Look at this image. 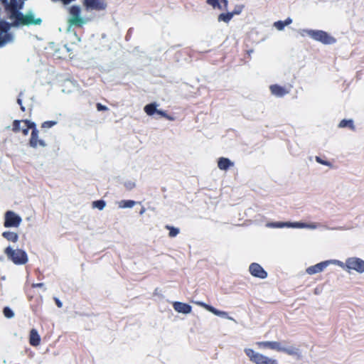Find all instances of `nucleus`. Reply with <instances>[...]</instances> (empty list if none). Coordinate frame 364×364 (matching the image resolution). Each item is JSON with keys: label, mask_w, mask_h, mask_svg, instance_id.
Here are the masks:
<instances>
[{"label": "nucleus", "mask_w": 364, "mask_h": 364, "mask_svg": "<svg viewBox=\"0 0 364 364\" xmlns=\"http://www.w3.org/2000/svg\"><path fill=\"white\" fill-rule=\"evenodd\" d=\"M260 348H269L279 352H283L289 355L300 356V350L294 346L287 345L285 342L262 341L257 343Z\"/></svg>", "instance_id": "f257e3e1"}, {"label": "nucleus", "mask_w": 364, "mask_h": 364, "mask_svg": "<svg viewBox=\"0 0 364 364\" xmlns=\"http://www.w3.org/2000/svg\"><path fill=\"white\" fill-rule=\"evenodd\" d=\"M300 33L302 36L307 35L314 41L321 42L324 45H332L336 42L334 37L321 30L304 29L300 31Z\"/></svg>", "instance_id": "f03ea898"}, {"label": "nucleus", "mask_w": 364, "mask_h": 364, "mask_svg": "<svg viewBox=\"0 0 364 364\" xmlns=\"http://www.w3.org/2000/svg\"><path fill=\"white\" fill-rule=\"evenodd\" d=\"M32 24H0V48L6 44L12 43L14 36L10 32L11 28H19L21 26H30Z\"/></svg>", "instance_id": "7ed1b4c3"}, {"label": "nucleus", "mask_w": 364, "mask_h": 364, "mask_svg": "<svg viewBox=\"0 0 364 364\" xmlns=\"http://www.w3.org/2000/svg\"><path fill=\"white\" fill-rule=\"evenodd\" d=\"M4 253L15 264H24L28 262L27 253L23 250H13L9 246L5 249Z\"/></svg>", "instance_id": "20e7f679"}, {"label": "nucleus", "mask_w": 364, "mask_h": 364, "mask_svg": "<svg viewBox=\"0 0 364 364\" xmlns=\"http://www.w3.org/2000/svg\"><path fill=\"white\" fill-rule=\"evenodd\" d=\"M245 353L250 360L255 364H277V360L256 352L252 348H245Z\"/></svg>", "instance_id": "39448f33"}, {"label": "nucleus", "mask_w": 364, "mask_h": 364, "mask_svg": "<svg viewBox=\"0 0 364 364\" xmlns=\"http://www.w3.org/2000/svg\"><path fill=\"white\" fill-rule=\"evenodd\" d=\"M345 266L348 271L354 270L360 274L364 272V260L358 257H349L346 259Z\"/></svg>", "instance_id": "423d86ee"}, {"label": "nucleus", "mask_w": 364, "mask_h": 364, "mask_svg": "<svg viewBox=\"0 0 364 364\" xmlns=\"http://www.w3.org/2000/svg\"><path fill=\"white\" fill-rule=\"evenodd\" d=\"M22 222L20 215L12 210H8L5 213L4 225L6 228H17Z\"/></svg>", "instance_id": "0eeeda50"}, {"label": "nucleus", "mask_w": 364, "mask_h": 364, "mask_svg": "<svg viewBox=\"0 0 364 364\" xmlns=\"http://www.w3.org/2000/svg\"><path fill=\"white\" fill-rule=\"evenodd\" d=\"M10 23H41L42 20L35 17V14L32 10H28L21 16H17L11 20Z\"/></svg>", "instance_id": "6e6552de"}, {"label": "nucleus", "mask_w": 364, "mask_h": 364, "mask_svg": "<svg viewBox=\"0 0 364 364\" xmlns=\"http://www.w3.org/2000/svg\"><path fill=\"white\" fill-rule=\"evenodd\" d=\"M83 4L87 9L97 11L104 10L107 7L105 0H84Z\"/></svg>", "instance_id": "1a4fd4ad"}, {"label": "nucleus", "mask_w": 364, "mask_h": 364, "mask_svg": "<svg viewBox=\"0 0 364 364\" xmlns=\"http://www.w3.org/2000/svg\"><path fill=\"white\" fill-rule=\"evenodd\" d=\"M249 270L250 274L255 277L265 279L267 277V272L257 263H252Z\"/></svg>", "instance_id": "9d476101"}, {"label": "nucleus", "mask_w": 364, "mask_h": 364, "mask_svg": "<svg viewBox=\"0 0 364 364\" xmlns=\"http://www.w3.org/2000/svg\"><path fill=\"white\" fill-rule=\"evenodd\" d=\"M84 24H68L66 30L68 38L70 41L75 43L76 42H80V38L77 36L76 31L73 28V27H77L81 28Z\"/></svg>", "instance_id": "9b49d317"}, {"label": "nucleus", "mask_w": 364, "mask_h": 364, "mask_svg": "<svg viewBox=\"0 0 364 364\" xmlns=\"http://www.w3.org/2000/svg\"><path fill=\"white\" fill-rule=\"evenodd\" d=\"M38 134H39V131H32L31 132V138H30V140H29V145L32 148H37L38 146V144L42 147H46L47 146V144L46 143V141L43 139H38Z\"/></svg>", "instance_id": "f8f14e48"}, {"label": "nucleus", "mask_w": 364, "mask_h": 364, "mask_svg": "<svg viewBox=\"0 0 364 364\" xmlns=\"http://www.w3.org/2000/svg\"><path fill=\"white\" fill-rule=\"evenodd\" d=\"M331 263V261H324L319 262L315 265L309 267L306 272L307 274L312 275L316 273L321 272L324 270L325 268H326L328 264Z\"/></svg>", "instance_id": "ddd939ff"}, {"label": "nucleus", "mask_w": 364, "mask_h": 364, "mask_svg": "<svg viewBox=\"0 0 364 364\" xmlns=\"http://www.w3.org/2000/svg\"><path fill=\"white\" fill-rule=\"evenodd\" d=\"M71 18L68 23H83V20L80 18V9L77 6H73L70 9Z\"/></svg>", "instance_id": "4468645a"}, {"label": "nucleus", "mask_w": 364, "mask_h": 364, "mask_svg": "<svg viewBox=\"0 0 364 364\" xmlns=\"http://www.w3.org/2000/svg\"><path fill=\"white\" fill-rule=\"evenodd\" d=\"M243 6H240L235 9L232 12H228L226 14H221L218 16V21L228 22L231 20L234 15L240 14L242 10Z\"/></svg>", "instance_id": "2eb2a0df"}, {"label": "nucleus", "mask_w": 364, "mask_h": 364, "mask_svg": "<svg viewBox=\"0 0 364 364\" xmlns=\"http://www.w3.org/2000/svg\"><path fill=\"white\" fill-rule=\"evenodd\" d=\"M173 306L176 311L184 314H190L192 310L191 305L180 301H175L173 304Z\"/></svg>", "instance_id": "dca6fc26"}, {"label": "nucleus", "mask_w": 364, "mask_h": 364, "mask_svg": "<svg viewBox=\"0 0 364 364\" xmlns=\"http://www.w3.org/2000/svg\"><path fill=\"white\" fill-rule=\"evenodd\" d=\"M234 163L228 158L220 157L218 161V166L220 170L227 171L230 167L233 166Z\"/></svg>", "instance_id": "f3484780"}, {"label": "nucleus", "mask_w": 364, "mask_h": 364, "mask_svg": "<svg viewBox=\"0 0 364 364\" xmlns=\"http://www.w3.org/2000/svg\"><path fill=\"white\" fill-rule=\"evenodd\" d=\"M29 343L33 346H38L41 343V337L35 328H32L30 331Z\"/></svg>", "instance_id": "a211bd4d"}, {"label": "nucleus", "mask_w": 364, "mask_h": 364, "mask_svg": "<svg viewBox=\"0 0 364 364\" xmlns=\"http://www.w3.org/2000/svg\"><path fill=\"white\" fill-rule=\"evenodd\" d=\"M269 88L272 94L277 97H281L284 96L287 93V92L283 87L278 85H272L270 86Z\"/></svg>", "instance_id": "6ab92c4d"}, {"label": "nucleus", "mask_w": 364, "mask_h": 364, "mask_svg": "<svg viewBox=\"0 0 364 364\" xmlns=\"http://www.w3.org/2000/svg\"><path fill=\"white\" fill-rule=\"evenodd\" d=\"M207 3L213 8H218L220 9H226L228 7L227 0H207Z\"/></svg>", "instance_id": "aec40b11"}, {"label": "nucleus", "mask_w": 364, "mask_h": 364, "mask_svg": "<svg viewBox=\"0 0 364 364\" xmlns=\"http://www.w3.org/2000/svg\"><path fill=\"white\" fill-rule=\"evenodd\" d=\"M157 107L158 105L156 102L149 103L145 105L144 110L149 116H152L154 114L157 113Z\"/></svg>", "instance_id": "412c9836"}, {"label": "nucleus", "mask_w": 364, "mask_h": 364, "mask_svg": "<svg viewBox=\"0 0 364 364\" xmlns=\"http://www.w3.org/2000/svg\"><path fill=\"white\" fill-rule=\"evenodd\" d=\"M210 312L213 314H215V316H220V317H222V318H227L228 320H230V321H233L235 322V320L230 316L228 314V312L226 311H220L217 309H215V307H210Z\"/></svg>", "instance_id": "4be33fe9"}, {"label": "nucleus", "mask_w": 364, "mask_h": 364, "mask_svg": "<svg viewBox=\"0 0 364 364\" xmlns=\"http://www.w3.org/2000/svg\"><path fill=\"white\" fill-rule=\"evenodd\" d=\"M2 236L9 241L16 242L18 240V235L16 232L5 231L2 233Z\"/></svg>", "instance_id": "5701e85b"}, {"label": "nucleus", "mask_w": 364, "mask_h": 364, "mask_svg": "<svg viewBox=\"0 0 364 364\" xmlns=\"http://www.w3.org/2000/svg\"><path fill=\"white\" fill-rule=\"evenodd\" d=\"M338 127L340 128H346L348 127L350 129L354 131L355 129V127L354 125V122L353 119H343L338 124Z\"/></svg>", "instance_id": "b1692460"}, {"label": "nucleus", "mask_w": 364, "mask_h": 364, "mask_svg": "<svg viewBox=\"0 0 364 364\" xmlns=\"http://www.w3.org/2000/svg\"><path fill=\"white\" fill-rule=\"evenodd\" d=\"M291 225V222H274L268 223L267 226L271 228H282L284 227L290 228Z\"/></svg>", "instance_id": "393cba45"}, {"label": "nucleus", "mask_w": 364, "mask_h": 364, "mask_svg": "<svg viewBox=\"0 0 364 364\" xmlns=\"http://www.w3.org/2000/svg\"><path fill=\"white\" fill-rule=\"evenodd\" d=\"M136 204L134 200H122L119 202V208H131Z\"/></svg>", "instance_id": "a878e982"}, {"label": "nucleus", "mask_w": 364, "mask_h": 364, "mask_svg": "<svg viewBox=\"0 0 364 364\" xmlns=\"http://www.w3.org/2000/svg\"><path fill=\"white\" fill-rule=\"evenodd\" d=\"M166 229L168 230H169V232H168V236L170 237H176L180 232L179 229L178 228H175L173 226H171V225H166Z\"/></svg>", "instance_id": "bb28decb"}, {"label": "nucleus", "mask_w": 364, "mask_h": 364, "mask_svg": "<svg viewBox=\"0 0 364 364\" xmlns=\"http://www.w3.org/2000/svg\"><path fill=\"white\" fill-rule=\"evenodd\" d=\"M106 202L104 200H97L92 202V208L102 210L105 208Z\"/></svg>", "instance_id": "cd10ccee"}, {"label": "nucleus", "mask_w": 364, "mask_h": 364, "mask_svg": "<svg viewBox=\"0 0 364 364\" xmlns=\"http://www.w3.org/2000/svg\"><path fill=\"white\" fill-rule=\"evenodd\" d=\"M3 313H4V316L8 318H11L14 316V311L9 306H6L4 308Z\"/></svg>", "instance_id": "c85d7f7f"}, {"label": "nucleus", "mask_w": 364, "mask_h": 364, "mask_svg": "<svg viewBox=\"0 0 364 364\" xmlns=\"http://www.w3.org/2000/svg\"><path fill=\"white\" fill-rule=\"evenodd\" d=\"M23 122L28 127L29 129H31L32 131H38V129L36 128V124L34 122H31L28 119L23 120Z\"/></svg>", "instance_id": "c756f323"}, {"label": "nucleus", "mask_w": 364, "mask_h": 364, "mask_svg": "<svg viewBox=\"0 0 364 364\" xmlns=\"http://www.w3.org/2000/svg\"><path fill=\"white\" fill-rule=\"evenodd\" d=\"M316 161L320 164L325 165L329 167H332V164L328 161L322 159L320 156L315 157Z\"/></svg>", "instance_id": "7c9ffc66"}, {"label": "nucleus", "mask_w": 364, "mask_h": 364, "mask_svg": "<svg viewBox=\"0 0 364 364\" xmlns=\"http://www.w3.org/2000/svg\"><path fill=\"white\" fill-rule=\"evenodd\" d=\"M156 114L161 115V117H163L168 120H171V121L174 120V118L173 117L167 114L166 112L164 110L158 109Z\"/></svg>", "instance_id": "2f4dec72"}, {"label": "nucleus", "mask_w": 364, "mask_h": 364, "mask_svg": "<svg viewBox=\"0 0 364 364\" xmlns=\"http://www.w3.org/2000/svg\"><path fill=\"white\" fill-rule=\"evenodd\" d=\"M21 121L20 120H18V119H16L13 122V131L14 132H18L20 131L21 129Z\"/></svg>", "instance_id": "473e14b6"}, {"label": "nucleus", "mask_w": 364, "mask_h": 364, "mask_svg": "<svg viewBox=\"0 0 364 364\" xmlns=\"http://www.w3.org/2000/svg\"><path fill=\"white\" fill-rule=\"evenodd\" d=\"M56 124H57L56 121H46L42 124L41 127L42 128H51Z\"/></svg>", "instance_id": "72a5a7b5"}, {"label": "nucleus", "mask_w": 364, "mask_h": 364, "mask_svg": "<svg viewBox=\"0 0 364 364\" xmlns=\"http://www.w3.org/2000/svg\"><path fill=\"white\" fill-rule=\"evenodd\" d=\"M307 226H308L307 223L296 222V223H291L290 228H307Z\"/></svg>", "instance_id": "f704fd0d"}, {"label": "nucleus", "mask_w": 364, "mask_h": 364, "mask_svg": "<svg viewBox=\"0 0 364 364\" xmlns=\"http://www.w3.org/2000/svg\"><path fill=\"white\" fill-rule=\"evenodd\" d=\"M124 186L127 190H132L135 187L136 184L132 181H127L124 182Z\"/></svg>", "instance_id": "c9c22d12"}, {"label": "nucleus", "mask_w": 364, "mask_h": 364, "mask_svg": "<svg viewBox=\"0 0 364 364\" xmlns=\"http://www.w3.org/2000/svg\"><path fill=\"white\" fill-rule=\"evenodd\" d=\"M196 304H197L198 305L205 308L207 311H210V307H213L212 306L209 305V304H207L204 302H202V301H197L196 302Z\"/></svg>", "instance_id": "e433bc0d"}, {"label": "nucleus", "mask_w": 364, "mask_h": 364, "mask_svg": "<svg viewBox=\"0 0 364 364\" xmlns=\"http://www.w3.org/2000/svg\"><path fill=\"white\" fill-rule=\"evenodd\" d=\"M97 111H106L108 110V107L105 105H102L101 103H97Z\"/></svg>", "instance_id": "4c0bfd02"}, {"label": "nucleus", "mask_w": 364, "mask_h": 364, "mask_svg": "<svg viewBox=\"0 0 364 364\" xmlns=\"http://www.w3.org/2000/svg\"><path fill=\"white\" fill-rule=\"evenodd\" d=\"M23 95L22 92H20L18 98L17 99V103L21 106V109L22 111H25V107L22 105V100L21 99V96Z\"/></svg>", "instance_id": "58836bf2"}, {"label": "nucleus", "mask_w": 364, "mask_h": 364, "mask_svg": "<svg viewBox=\"0 0 364 364\" xmlns=\"http://www.w3.org/2000/svg\"><path fill=\"white\" fill-rule=\"evenodd\" d=\"M51 1L53 2L61 1L64 5H68L71 2L75 1V0H51Z\"/></svg>", "instance_id": "ea45409f"}, {"label": "nucleus", "mask_w": 364, "mask_h": 364, "mask_svg": "<svg viewBox=\"0 0 364 364\" xmlns=\"http://www.w3.org/2000/svg\"><path fill=\"white\" fill-rule=\"evenodd\" d=\"M278 31H283L288 24H273Z\"/></svg>", "instance_id": "a19ab883"}, {"label": "nucleus", "mask_w": 364, "mask_h": 364, "mask_svg": "<svg viewBox=\"0 0 364 364\" xmlns=\"http://www.w3.org/2000/svg\"><path fill=\"white\" fill-rule=\"evenodd\" d=\"M54 301H55V303L56 306L58 308H61L63 306V303H62V301L58 298L55 297L54 298Z\"/></svg>", "instance_id": "79ce46f5"}, {"label": "nucleus", "mask_w": 364, "mask_h": 364, "mask_svg": "<svg viewBox=\"0 0 364 364\" xmlns=\"http://www.w3.org/2000/svg\"><path fill=\"white\" fill-rule=\"evenodd\" d=\"M21 131H22V133L23 134V135L26 136V135H28V134L29 128H28V127H27V126L26 125V127H23V128L21 129Z\"/></svg>", "instance_id": "37998d69"}, {"label": "nucleus", "mask_w": 364, "mask_h": 364, "mask_svg": "<svg viewBox=\"0 0 364 364\" xmlns=\"http://www.w3.org/2000/svg\"><path fill=\"white\" fill-rule=\"evenodd\" d=\"M276 23H291V19H290L289 18H287L286 20L284 21H277Z\"/></svg>", "instance_id": "c03bdc74"}, {"label": "nucleus", "mask_w": 364, "mask_h": 364, "mask_svg": "<svg viewBox=\"0 0 364 364\" xmlns=\"http://www.w3.org/2000/svg\"><path fill=\"white\" fill-rule=\"evenodd\" d=\"M43 285H44L43 283H36V284H33L32 287H42Z\"/></svg>", "instance_id": "a18cd8bd"}, {"label": "nucleus", "mask_w": 364, "mask_h": 364, "mask_svg": "<svg viewBox=\"0 0 364 364\" xmlns=\"http://www.w3.org/2000/svg\"><path fill=\"white\" fill-rule=\"evenodd\" d=\"M307 228H311V229H316V225L314 224V223L308 224Z\"/></svg>", "instance_id": "49530a36"}, {"label": "nucleus", "mask_w": 364, "mask_h": 364, "mask_svg": "<svg viewBox=\"0 0 364 364\" xmlns=\"http://www.w3.org/2000/svg\"><path fill=\"white\" fill-rule=\"evenodd\" d=\"M5 0H0L1 5L3 6L4 12L5 13Z\"/></svg>", "instance_id": "de8ad7c7"}, {"label": "nucleus", "mask_w": 364, "mask_h": 364, "mask_svg": "<svg viewBox=\"0 0 364 364\" xmlns=\"http://www.w3.org/2000/svg\"><path fill=\"white\" fill-rule=\"evenodd\" d=\"M145 210H146V209H145L144 208H141V210H140V212H139V214H140V215L144 214V212H145Z\"/></svg>", "instance_id": "09e8293b"}, {"label": "nucleus", "mask_w": 364, "mask_h": 364, "mask_svg": "<svg viewBox=\"0 0 364 364\" xmlns=\"http://www.w3.org/2000/svg\"><path fill=\"white\" fill-rule=\"evenodd\" d=\"M314 294H319V290H318L317 288H316V289H314Z\"/></svg>", "instance_id": "8fccbe9b"}, {"label": "nucleus", "mask_w": 364, "mask_h": 364, "mask_svg": "<svg viewBox=\"0 0 364 364\" xmlns=\"http://www.w3.org/2000/svg\"><path fill=\"white\" fill-rule=\"evenodd\" d=\"M336 262H338V263H339V264H340L341 267H343V262H339V261H336Z\"/></svg>", "instance_id": "3c124183"}]
</instances>
